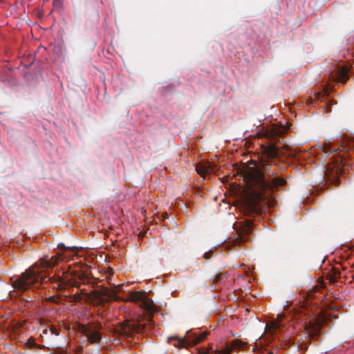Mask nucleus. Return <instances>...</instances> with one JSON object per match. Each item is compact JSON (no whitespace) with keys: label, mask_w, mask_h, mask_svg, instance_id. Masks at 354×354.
<instances>
[{"label":"nucleus","mask_w":354,"mask_h":354,"mask_svg":"<svg viewBox=\"0 0 354 354\" xmlns=\"http://www.w3.org/2000/svg\"><path fill=\"white\" fill-rule=\"evenodd\" d=\"M206 335L207 333L205 332L201 333L200 334L187 332L186 339H178V344L176 346L179 348L194 346L202 342L205 338Z\"/></svg>","instance_id":"39448f33"},{"label":"nucleus","mask_w":354,"mask_h":354,"mask_svg":"<svg viewBox=\"0 0 354 354\" xmlns=\"http://www.w3.org/2000/svg\"><path fill=\"white\" fill-rule=\"evenodd\" d=\"M268 354H274V353H268Z\"/></svg>","instance_id":"b1692460"},{"label":"nucleus","mask_w":354,"mask_h":354,"mask_svg":"<svg viewBox=\"0 0 354 354\" xmlns=\"http://www.w3.org/2000/svg\"><path fill=\"white\" fill-rule=\"evenodd\" d=\"M287 131V128L283 126H277L272 124L262 132L258 134L270 142L261 144V147L263 153L270 158H274L278 155V148L273 142L280 141V138Z\"/></svg>","instance_id":"f03ea898"},{"label":"nucleus","mask_w":354,"mask_h":354,"mask_svg":"<svg viewBox=\"0 0 354 354\" xmlns=\"http://www.w3.org/2000/svg\"><path fill=\"white\" fill-rule=\"evenodd\" d=\"M129 301L140 303V306L143 308L149 315V317L154 313L156 307L151 299L146 297L145 294L141 292H132L129 293Z\"/></svg>","instance_id":"20e7f679"},{"label":"nucleus","mask_w":354,"mask_h":354,"mask_svg":"<svg viewBox=\"0 0 354 354\" xmlns=\"http://www.w3.org/2000/svg\"><path fill=\"white\" fill-rule=\"evenodd\" d=\"M245 178L250 194L245 202V211L248 214L258 213L260 210L258 203L264 199L268 198L270 205L274 189L286 183L285 180L277 176L266 177L259 170L252 171Z\"/></svg>","instance_id":"f257e3e1"},{"label":"nucleus","mask_w":354,"mask_h":354,"mask_svg":"<svg viewBox=\"0 0 354 354\" xmlns=\"http://www.w3.org/2000/svg\"><path fill=\"white\" fill-rule=\"evenodd\" d=\"M196 171L198 174H199L201 176L204 177L206 174L209 173V167H206L202 164H198L196 167Z\"/></svg>","instance_id":"4468645a"},{"label":"nucleus","mask_w":354,"mask_h":354,"mask_svg":"<svg viewBox=\"0 0 354 354\" xmlns=\"http://www.w3.org/2000/svg\"><path fill=\"white\" fill-rule=\"evenodd\" d=\"M48 329H49V333L51 335H58L59 332H58L57 329L55 326H50Z\"/></svg>","instance_id":"2eb2a0df"},{"label":"nucleus","mask_w":354,"mask_h":354,"mask_svg":"<svg viewBox=\"0 0 354 354\" xmlns=\"http://www.w3.org/2000/svg\"><path fill=\"white\" fill-rule=\"evenodd\" d=\"M49 333V329L48 328H43L41 335H48Z\"/></svg>","instance_id":"f3484780"},{"label":"nucleus","mask_w":354,"mask_h":354,"mask_svg":"<svg viewBox=\"0 0 354 354\" xmlns=\"http://www.w3.org/2000/svg\"><path fill=\"white\" fill-rule=\"evenodd\" d=\"M278 319L266 324V332L267 333L273 335L277 333L278 329H279L281 326L280 320L282 319V315H278Z\"/></svg>","instance_id":"9d476101"},{"label":"nucleus","mask_w":354,"mask_h":354,"mask_svg":"<svg viewBox=\"0 0 354 354\" xmlns=\"http://www.w3.org/2000/svg\"><path fill=\"white\" fill-rule=\"evenodd\" d=\"M348 73L346 67L341 66L338 68L337 73L336 74V79L339 82H344Z\"/></svg>","instance_id":"f8f14e48"},{"label":"nucleus","mask_w":354,"mask_h":354,"mask_svg":"<svg viewBox=\"0 0 354 354\" xmlns=\"http://www.w3.org/2000/svg\"><path fill=\"white\" fill-rule=\"evenodd\" d=\"M52 283L56 285L57 288H64L68 284H72L71 279L69 277L68 274H63L59 277L57 276L56 279H53Z\"/></svg>","instance_id":"1a4fd4ad"},{"label":"nucleus","mask_w":354,"mask_h":354,"mask_svg":"<svg viewBox=\"0 0 354 354\" xmlns=\"http://www.w3.org/2000/svg\"><path fill=\"white\" fill-rule=\"evenodd\" d=\"M209 253H210V252H205V254H204V257H205V259H209Z\"/></svg>","instance_id":"6ab92c4d"},{"label":"nucleus","mask_w":354,"mask_h":354,"mask_svg":"<svg viewBox=\"0 0 354 354\" xmlns=\"http://www.w3.org/2000/svg\"><path fill=\"white\" fill-rule=\"evenodd\" d=\"M58 257H52L50 259H43L41 263L44 268H51L55 266L58 262Z\"/></svg>","instance_id":"ddd939ff"},{"label":"nucleus","mask_w":354,"mask_h":354,"mask_svg":"<svg viewBox=\"0 0 354 354\" xmlns=\"http://www.w3.org/2000/svg\"><path fill=\"white\" fill-rule=\"evenodd\" d=\"M58 248H64V249H65V248H66V247L64 246V245L63 243H59V244L58 245Z\"/></svg>","instance_id":"aec40b11"},{"label":"nucleus","mask_w":354,"mask_h":354,"mask_svg":"<svg viewBox=\"0 0 354 354\" xmlns=\"http://www.w3.org/2000/svg\"><path fill=\"white\" fill-rule=\"evenodd\" d=\"M251 227H252V222L250 221H248L247 222V227H246L245 231L247 232H248L250 230Z\"/></svg>","instance_id":"dca6fc26"},{"label":"nucleus","mask_w":354,"mask_h":354,"mask_svg":"<svg viewBox=\"0 0 354 354\" xmlns=\"http://www.w3.org/2000/svg\"><path fill=\"white\" fill-rule=\"evenodd\" d=\"M328 92V90H324L325 93H327Z\"/></svg>","instance_id":"5701e85b"},{"label":"nucleus","mask_w":354,"mask_h":354,"mask_svg":"<svg viewBox=\"0 0 354 354\" xmlns=\"http://www.w3.org/2000/svg\"><path fill=\"white\" fill-rule=\"evenodd\" d=\"M86 337L91 343H96L101 339L100 333L95 329H90L86 333Z\"/></svg>","instance_id":"9b49d317"},{"label":"nucleus","mask_w":354,"mask_h":354,"mask_svg":"<svg viewBox=\"0 0 354 354\" xmlns=\"http://www.w3.org/2000/svg\"><path fill=\"white\" fill-rule=\"evenodd\" d=\"M247 344L245 342L235 339L230 346L227 345L226 348L220 351L218 350V352L221 354H230L233 349L244 350Z\"/></svg>","instance_id":"6e6552de"},{"label":"nucleus","mask_w":354,"mask_h":354,"mask_svg":"<svg viewBox=\"0 0 354 354\" xmlns=\"http://www.w3.org/2000/svg\"><path fill=\"white\" fill-rule=\"evenodd\" d=\"M82 298H80V297L78 298H75L74 300L76 301H80Z\"/></svg>","instance_id":"412c9836"},{"label":"nucleus","mask_w":354,"mask_h":354,"mask_svg":"<svg viewBox=\"0 0 354 354\" xmlns=\"http://www.w3.org/2000/svg\"><path fill=\"white\" fill-rule=\"evenodd\" d=\"M37 266L26 270L19 277L12 280V286L17 292L21 293L44 280Z\"/></svg>","instance_id":"7ed1b4c3"},{"label":"nucleus","mask_w":354,"mask_h":354,"mask_svg":"<svg viewBox=\"0 0 354 354\" xmlns=\"http://www.w3.org/2000/svg\"><path fill=\"white\" fill-rule=\"evenodd\" d=\"M221 279V276H216V279L217 281L220 280Z\"/></svg>","instance_id":"4be33fe9"},{"label":"nucleus","mask_w":354,"mask_h":354,"mask_svg":"<svg viewBox=\"0 0 354 354\" xmlns=\"http://www.w3.org/2000/svg\"><path fill=\"white\" fill-rule=\"evenodd\" d=\"M48 299L49 301L56 302V299L54 298V297H50Z\"/></svg>","instance_id":"a211bd4d"},{"label":"nucleus","mask_w":354,"mask_h":354,"mask_svg":"<svg viewBox=\"0 0 354 354\" xmlns=\"http://www.w3.org/2000/svg\"><path fill=\"white\" fill-rule=\"evenodd\" d=\"M113 293L111 292L107 289H104L102 290V292H99L98 291H93L91 292L90 297H93L94 298H88V299L94 300L97 302L102 303L106 299H114L115 298H113Z\"/></svg>","instance_id":"0eeeda50"},{"label":"nucleus","mask_w":354,"mask_h":354,"mask_svg":"<svg viewBox=\"0 0 354 354\" xmlns=\"http://www.w3.org/2000/svg\"><path fill=\"white\" fill-rule=\"evenodd\" d=\"M339 160H336V163L333 165H328V167L325 169L324 175L326 177L328 178L331 182H335L339 176L341 174V169L339 165H338Z\"/></svg>","instance_id":"423d86ee"}]
</instances>
